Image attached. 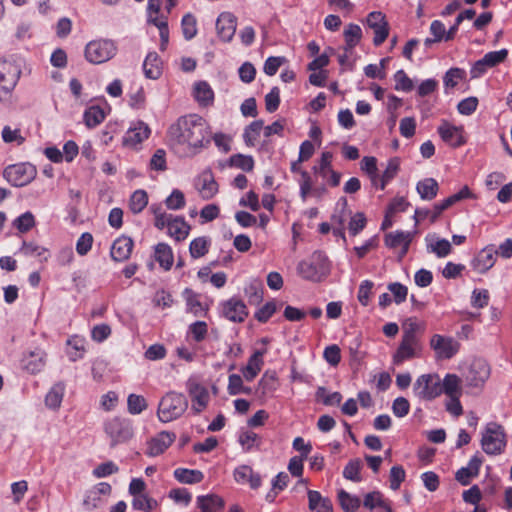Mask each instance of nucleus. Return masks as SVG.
<instances>
[{
  "instance_id": "obj_1",
  "label": "nucleus",
  "mask_w": 512,
  "mask_h": 512,
  "mask_svg": "<svg viewBox=\"0 0 512 512\" xmlns=\"http://www.w3.org/2000/svg\"><path fill=\"white\" fill-rule=\"evenodd\" d=\"M169 142L173 145H186L190 149H200L207 138V125L205 120L196 114L180 117L168 130Z\"/></svg>"
},
{
  "instance_id": "obj_13",
  "label": "nucleus",
  "mask_w": 512,
  "mask_h": 512,
  "mask_svg": "<svg viewBox=\"0 0 512 512\" xmlns=\"http://www.w3.org/2000/svg\"><path fill=\"white\" fill-rule=\"evenodd\" d=\"M472 196L470 189L467 186H464L459 192L449 196L441 202L435 203L433 208L430 209V222L434 223L445 210L457 202Z\"/></svg>"
},
{
  "instance_id": "obj_35",
  "label": "nucleus",
  "mask_w": 512,
  "mask_h": 512,
  "mask_svg": "<svg viewBox=\"0 0 512 512\" xmlns=\"http://www.w3.org/2000/svg\"><path fill=\"white\" fill-rule=\"evenodd\" d=\"M190 226L182 217H173L169 222L168 233L177 241L184 240L189 234Z\"/></svg>"
},
{
  "instance_id": "obj_43",
  "label": "nucleus",
  "mask_w": 512,
  "mask_h": 512,
  "mask_svg": "<svg viewBox=\"0 0 512 512\" xmlns=\"http://www.w3.org/2000/svg\"><path fill=\"white\" fill-rule=\"evenodd\" d=\"M148 204V195L144 190H136L130 198L129 207L134 214L140 213Z\"/></svg>"
},
{
  "instance_id": "obj_21",
  "label": "nucleus",
  "mask_w": 512,
  "mask_h": 512,
  "mask_svg": "<svg viewBox=\"0 0 512 512\" xmlns=\"http://www.w3.org/2000/svg\"><path fill=\"white\" fill-rule=\"evenodd\" d=\"M410 242V233L395 232L386 235V245L396 250L398 260H401L407 253Z\"/></svg>"
},
{
  "instance_id": "obj_17",
  "label": "nucleus",
  "mask_w": 512,
  "mask_h": 512,
  "mask_svg": "<svg viewBox=\"0 0 512 512\" xmlns=\"http://www.w3.org/2000/svg\"><path fill=\"white\" fill-rule=\"evenodd\" d=\"M195 187L203 200H210L218 193V184L210 171L201 173Z\"/></svg>"
},
{
  "instance_id": "obj_42",
  "label": "nucleus",
  "mask_w": 512,
  "mask_h": 512,
  "mask_svg": "<svg viewBox=\"0 0 512 512\" xmlns=\"http://www.w3.org/2000/svg\"><path fill=\"white\" fill-rule=\"evenodd\" d=\"M21 252L26 256L37 257L40 261H47L49 257V251L34 242H23Z\"/></svg>"
},
{
  "instance_id": "obj_23",
  "label": "nucleus",
  "mask_w": 512,
  "mask_h": 512,
  "mask_svg": "<svg viewBox=\"0 0 512 512\" xmlns=\"http://www.w3.org/2000/svg\"><path fill=\"white\" fill-rule=\"evenodd\" d=\"M497 252L492 247L482 249L472 261V267L479 273H485L493 267Z\"/></svg>"
},
{
  "instance_id": "obj_32",
  "label": "nucleus",
  "mask_w": 512,
  "mask_h": 512,
  "mask_svg": "<svg viewBox=\"0 0 512 512\" xmlns=\"http://www.w3.org/2000/svg\"><path fill=\"white\" fill-rule=\"evenodd\" d=\"M309 509L314 512H333L332 502L328 498L315 490H309L308 493Z\"/></svg>"
},
{
  "instance_id": "obj_18",
  "label": "nucleus",
  "mask_w": 512,
  "mask_h": 512,
  "mask_svg": "<svg viewBox=\"0 0 512 512\" xmlns=\"http://www.w3.org/2000/svg\"><path fill=\"white\" fill-rule=\"evenodd\" d=\"M225 318L233 322H243L248 315L246 305L237 298H231L222 306Z\"/></svg>"
},
{
  "instance_id": "obj_11",
  "label": "nucleus",
  "mask_w": 512,
  "mask_h": 512,
  "mask_svg": "<svg viewBox=\"0 0 512 512\" xmlns=\"http://www.w3.org/2000/svg\"><path fill=\"white\" fill-rule=\"evenodd\" d=\"M429 345L434 351L437 360L451 359L460 349V343L457 340L440 334H434L430 339Z\"/></svg>"
},
{
  "instance_id": "obj_41",
  "label": "nucleus",
  "mask_w": 512,
  "mask_h": 512,
  "mask_svg": "<svg viewBox=\"0 0 512 512\" xmlns=\"http://www.w3.org/2000/svg\"><path fill=\"white\" fill-rule=\"evenodd\" d=\"M427 250L439 258H444L451 253L452 246L446 239H436L427 244Z\"/></svg>"
},
{
  "instance_id": "obj_51",
  "label": "nucleus",
  "mask_w": 512,
  "mask_h": 512,
  "mask_svg": "<svg viewBox=\"0 0 512 512\" xmlns=\"http://www.w3.org/2000/svg\"><path fill=\"white\" fill-rule=\"evenodd\" d=\"M362 468V462L360 459H353L345 466L343 470V476L351 481L359 482L361 480L360 470Z\"/></svg>"
},
{
  "instance_id": "obj_38",
  "label": "nucleus",
  "mask_w": 512,
  "mask_h": 512,
  "mask_svg": "<svg viewBox=\"0 0 512 512\" xmlns=\"http://www.w3.org/2000/svg\"><path fill=\"white\" fill-rule=\"evenodd\" d=\"M65 386L62 383H56L52 386L45 397V404L50 409H58L62 403Z\"/></svg>"
},
{
  "instance_id": "obj_47",
  "label": "nucleus",
  "mask_w": 512,
  "mask_h": 512,
  "mask_svg": "<svg viewBox=\"0 0 512 512\" xmlns=\"http://www.w3.org/2000/svg\"><path fill=\"white\" fill-rule=\"evenodd\" d=\"M183 36L186 40H191L197 34V24L195 17L188 13L183 16L181 21Z\"/></svg>"
},
{
  "instance_id": "obj_60",
  "label": "nucleus",
  "mask_w": 512,
  "mask_h": 512,
  "mask_svg": "<svg viewBox=\"0 0 512 512\" xmlns=\"http://www.w3.org/2000/svg\"><path fill=\"white\" fill-rule=\"evenodd\" d=\"M35 225V219L31 212H25L14 221V226L22 233L29 231Z\"/></svg>"
},
{
  "instance_id": "obj_3",
  "label": "nucleus",
  "mask_w": 512,
  "mask_h": 512,
  "mask_svg": "<svg viewBox=\"0 0 512 512\" xmlns=\"http://www.w3.org/2000/svg\"><path fill=\"white\" fill-rule=\"evenodd\" d=\"M298 274L310 281H321L329 272V262L325 254L315 251L309 260L300 261L297 265Z\"/></svg>"
},
{
  "instance_id": "obj_49",
  "label": "nucleus",
  "mask_w": 512,
  "mask_h": 512,
  "mask_svg": "<svg viewBox=\"0 0 512 512\" xmlns=\"http://www.w3.org/2000/svg\"><path fill=\"white\" fill-rule=\"evenodd\" d=\"M466 72L461 68H450L443 77V82L446 88H454L459 81L463 80Z\"/></svg>"
},
{
  "instance_id": "obj_50",
  "label": "nucleus",
  "mask_w": 512,
  "mask_h": 512,
  "mask_svg": "<svg viewBox=\"0 0 512 512\" xmlns=\"http://www.w3.org/2000/svg\"><path fill=\"white\" fill-rule=\"evenodd\" d=\"M430 33L433 35V38H426L425 45L427 47L431 46L433 43H438L445 39V26L439 20H434L430 25Z\"/></svg>"
},
{
  "instance_id": "obj_2",
  "label": "nucleus",
  "mask_w": 512,
  "mask_h": 512,
  "mask_svg": "<svg viewBox=\"0 0 512 512\" xmlns=\"http://www.w3.org/2000/svg\"><path fill=\"white\" fill-rule=\"evenodd\" d=\"M188 408V401L182 393L167 392L160 400L157 410L158 419L168 423L180 418Z\"/></svg>"
},
{
  "instance_id": "obj_4",
  "label": "nucleus",
  "mask_w": 512,
  "mask_h": 512,
  "mask_svg": "<svg viewBox=\"0 0 512 512\" xmlns=\"http://www.w3.org/2000/svg\"><path fill=\"white\" fill-rule=\"evenodd\" d=\"M414 395L426 401H431L442 394L441 378L436 373L423 374L413 384Z\"/></svg>"
},
{
  "instance_id": "obj_40",
  "label": "nucleus",
  "mask_w": 512,
  "mask_h": 512,
  "mask_svg": "<svg viewBox=\"0 0 512 512\" xmlns=\"http://www.w3.org/2000/svg\"><path fill=\"white\" fill-rule=\"evenodd\" d=\"M343 34L346 41L345 50L348 51L359 43L362 36V30L359 25L350 23L345 27Z\"/></svg>"
},
{
  "instance_id": "obj_44",
  "label": "nucleus",
  "mask_w": 512,
  "mask_h": 512,
  "mask_svg": "<svg viewBox=\"0 0 512 512\" xmlns=\"http://www.w3.org/2000/svg\"><path fill=\"white\" fill-rule=\"evenodd\" d=\"M387 288H388L389 292L391 293L392 298L388 299L386 297V304L388 303V301L389 302L393 301L396 304H400L406 300L407 295H408V288L405 285L398 283V282H393V283H390L387 286Z\"/></svg>"
},
{
  "instance_id": "obj_25",
  "label": "nucleus",
  "mask_w": 512,
  "mask_h": 512,
  "mask_svg": "<svg viewBox=\"0 0 512 512\" xmlns=\"http://www.w3.org/2000/svg\"><path fill=\"white\" fill-rule=\"evenodd\" d=\"M133 248V241L129 237L117 238L111 247V257L117 262L125 261L129 258Z\"/></svg>"
},
{
  "instance_id": "obj_36",
  "label": "nucleus",
  "mask_w": 512,
  "mask_h": 512,
  "mask_svg": "<svg viewBox=\"0 0 512 512\" xmlns=\"http://www.w3.org/2000/svg\"><path fill=\"white\" fill-rule=\"evenodd\" d=\"M155 259L165 270H169L173 264L172 249L168 244L159 243L155 247Z\"/></svg>"
},
{
  "instance_id": "obj_12",
  "label": "nucleus",
  "mask_w": 512,
  "mask_h": 512,
  "mask_svg": "<svg viewBox=\"0 0 512 512\" xmlns=\"http://www.w3.org/2000/svg\"><path fill=\"white\" fill-rule=\"evenodd\" d=\"M186 388L193 402L192 410L195 413H200L207 407L209 402V392L207 388L194 379L187 381Z\"/></svg>"
},
{
  "instance_id": "obj_62",
  "label": "nucleus",
  "mask_w": 512,
  "mask_h": 512,
  "mask_svg": "<svg viewBox=\"0 0 512 512\" xmlns=\"http://www.w3.org/2000/svg\"><path fill=\"white\" fill-rule=\"evenodd\" d=\"M403 335L402 339L411 340V341H419L415 335L416 331L419 329V324L413 318H408L402 323Z\"/></svg>"
},
{
  "instance_id": "obj_29",
  "label": "nucleus",
  "mask_w": 512,
  "mask_h": 512,
  "mask_svg": "<svg viewBox=\"0 0 512 512\" xmlns=\"http://www.w3.org/2000/svg\"><path fill=\"white\" fill-rule=\"evenodd\" d=\"M143 71L147 78L158 79L162 74V63L156 52H150L143 63Z\"/></svg>"
},
{
  "instance_id": "obj_48",
  "label": "nucleus",
  "mask_w": 512,
  "mask_h": 512,
  "mask_svg": "<svg viewBox=\"0 0 512 512\" xmlns=\"http://www.w3.org/2000/svg\"><path fill=\"white\" fill-rule=\"evenodd\" d=\"M70 349L67 351L68 357L71 361H77L83 357L85 352L84 341L80 338L73 337L67 341Z\"/></svg>"
},
{
  "instance_id": "obj_30",
  "label": "nucleus",
  "mask_w": 512,
  "mask_h": 512,
  "mask_svg": "<svg viewBox=\"0 0 512 512\" xmlns=\"http://www.w3.org/2000/svg\"><path fill=\"white\" fill-rule=\"evenodd\" d=\"M264 351L257 350L248 360L247 365L242 368V373L247 381H252L263 366Z\"/></svg>"
},
{
  "instance_id": "obj_57",
  "label": "nucleus",
  "mask_w": 512,
  "mask_h": 512,
  "mask_svg": "<svg viewBox=\"0 0 512 512\" xmlns=\"http://www.w3.org/2000/svg\"><path fill=\"white\" fill-rule=\"evenodd\" d=\"M189 250L193 258H200L208 252V242L204 237L196 238L190 243Z\"/></svg>"
},
{
  "instance_id": "obj_46",
  "label": "nucleus",
  "mask_w": 512,
  "mask_h": 512,
  "mask_svg": "<svg viewBox=\"0 0 512 512\" xmlns=\"http://www.w3.org/2000/svg\"><path fill=\"white\" fill-rule=\"evenodd\" d=\"M158 505L157 501L147 494L136 495L133 497L132 506L136 510L151 512Z\"/></svg>"
},
{
  "instance_id": "obj_19",
  "label": "nucleus",
  "mask_w": 512,
  "mask_h": 512,
  "mask_svg": "<svg viewBox=\"0 0 512 512\" xmlns=\"http://www.w3.org/2000/svg\"><path fill=\"white\" fill-rule=\"evenodd\" d=\"M150 135V129L144 122H137L133 127L125 133L123 137V145L129 148H135Z\"/></svg>"
},
{
  "instance_id": "obj_63",
  "label": "nucleus",
  "mask_w": 512,
  "mask_h": 512,
  "mask_svg": "<svg viewBox=\"0 0 512 512\" xmlns=\"http://www.w3.org/2000/svg\"><path fill=\"white\" fill-rule=\"evenodd\" d=\"M231 165L235 166L237 168H240L244 171H251L254 167V161L251 156H245V155H234L230 159Z\"/></svg>"
},
{
  "instance_id": "obj_24",
  "label": "nucleus",
  "mask_w": 512,
  "mask_h": 512,
  "mask_svg": "<svg viewBox=\"0 0 512 512\" xmlns=\"http://www.w3.org/2000/svg\"><path fill=\"white\" fill-rule=\"evenodd\" d=\"M361 169L369 176L374 188L384 189V176L378 174L377 159L375 157H364L361 161Z\"/></svg>"
},
{
  "instance_id": "obj_9",
  "label": "nucleus",
  "mask_w": 512,
  "mask_h": 512,
  "mask_svg": "<svg viewBox=\"0 0 512 512\" xmlns=\"http://www.w3.org/2000/svg\"><path fill=\"white\" fill-rule=\"evenodd\" d=\"M491 374L490 365L482 358L474 359L466 373L464 374V381L466 386L471 388L482 389L485 382L489 379Z\"/></svg>"
},
{
  "instance_id": "obj_15",
  "label": "nucleus",
  "mask_w": 512,
  "mask_h": 512,
  "mask_svg": "<svg viewBox=\"0 0 512 512\" xmlns=\"http://www.w3.org/2000/svg\"><path fill=\"white\" fill-rule=\"evenodd\" d=\"M421 353V345L419 341H411L402 339L401 343L392 357L394 365H400L406 360L419 357Z\"/></svg>"
},
{
  "instance_id": "obj_7",
  "label": "nucleus",
  "mask_w": 512,
  "mask_h": 512,
  "mask_svg": "<svg viewBox=\"0 0 512 512\" xmlns=\"http://www.w3.org/2000/svg\"><path fill=\"white\" fill-rule=\"evenodd\" d=\"M116 54V46L111 40H94L85 48L86 59L93 64H101Z\"/></svg>"
},
{
  "instance_id": "obj_22",
  "label": "nucleus",
  "mask_w": 512,
  "mask_h": 512,
  "mask_svg": "<svg viewBox=\"0 0 512 512\" xmlns=\"http://www.w3.org/2000/svg\"><path fill=\"white\" fill-rule=\"evenodd\" d=\"M46 364V354L41 349H36L24 355L22 367L31 374L42 371Z\"/></svg>"
},
{
  "instance_id": "obj_26",
  "label": "nucleus",
  "mask_w": 512,
  "mask_h": 512,
  "mask_svg": "<svg viewBox=\"0 0 512 512\" xmlns=\"http://www.w3.org/2000/svg\"><path fill=\"white\" fill-rule=\"evenodd\" d=\"M234 479L237 483H249L252 489H257L261 485V477L259 474L254 473L252 468L248 465H242L235 469Z\"/></svg>"
},
{
  "instance_id": "obj_52",
  "label": "nucleus",
  "mask_w": 512,
  "mask_h": 512,
  "mask_svg": "<svg viewBox=\"0 0 512 512\" xmlns=\"http://www.w3.org/2000/svg\"><path fill=\"white\" fill-rule=\"evenodd\" d=\"M104 118V113L99 107H90L84 113L85 124L90 128L99 125L104 120Z\"/></svg>"
},
{
  "instance_id": "obj_61",
  "label": "nucleus",
  "mask_w": 512,
  "mask_h": 512,
  "mask_svg": "<svg viewBox=\"0 0 512 512\" xmlns=\"http://www.w3.org/2000/svg\"><path fill=\"white\" fill-rule=\"evenodd\" d=\"M366 217L363 213L354 214L349 221L348 230L351 235L356 236L366 226Z\"/></svg>"
},
{
  "instance_id": "obj_27",
  "label": "nucleus",
  "mask_w": 512,
  "mask_h": 512,
  "mask_svg": "<svg viewBox=\"0 0 512 512\" xmlns=\"http://www.w3.org/2000/svg\"><path fill=\"white\" fill-rule=\"evenodd\" d=\"M367 26L374 31V44L380 45L384 42V14L380 11L371 12L366 19Z\"/></svg>"
},
{
  "instance_id": "obj_37",
  "label": "nucleus",
  "mask_w": 512,
  "mask_h": 512,
  "mask_svg": "<svg viewBox=\"0 0 512 512\" xmlns=\"http://www.w3.org/2000/svg\"><path fill=\"white\" fill-rule=\"evenodd\" d=\"M174 477L184 484H196L203 480L204 475L200 470L177 468L174 471Z\"/></svg>"
},
{
  "instance_id": "obj_53",
  "label": "nucleus",
  "mask_w": 512,
  "mask_h": 512,
  "mask_svg": "<svg viewBox=\"0 0 512 512\" xmlns=\"http://www.w3.org/2000/svg\"><path fill=\"white\" fill-rule=\"evenodd\" d=\"M127 404L128 411L134 415L140 414L147 407L144 397L136 394H130L128 396Z\"/></svg>"
},
{
  "instance_id": "obj_20",
  "label": "nucleus",
  "mask_w": 512,
  "mask_h": 512,
  "mask_svg": "<svg viewBox=\"0 0 512 512\" xmlns=\"http://www.w3.org/2000/svg\"><path fill=\"white\" fill-rule=\"evenodd\" d=\"M438 132L443 141L453 147H459L465 143L462 127H456L448 122H444L439 126Z\"/></svg>"
},
{
  "instance_id": "obj_55",
  "label": "nucleus",
  "mask_w": 512,
  "mask_h": 512,
  "mask_svg": "<svg viewBox=\"0 0 512 512\" xmlns=\"http://www.w3.org/2000/svg\"><path fill=\"white\" fill-rule=\"evenodd\" d=\"M508 55L507 49H501L499 51L488 52L484 55L483 62L489 68L495 67L499 63L503 62Z\"/></svg>"
},
{
  "instance_id": "obj_8",
  "label": "nucleus",
  "mask_w": 512,
  "mask_h": 512,
  "mask_svg": "<svg viewBox=\"0 0 512 512\" xmlns=\"http://www.w3.org/2000/svg\"><path fill=\"white\" fill-rule=\"evenodd\" d=\"M105 433L111 439V446L125 443L133 437V428L129 420L115 417L105 423Z\"/></svg>"
},
{
  "instance_id": "obj_10",
  "label": "nucleus",
  "mask_w": 512,
  "mask_h": 512,
  "mask_svg": "<svg viewBox=\"0 0 512 512\" xmlns=\"http://www.w3.org/2000/svg\"><path fill=\"white\" fill-rule=\"evenodd\" d=\"M36 174L35 166L30 163L10 165L4 170L5 179L16 187L29 184L36 177Z\"/></svg>"
},
{
  "instance_id": "obj_28",
  "label": "nucleus",
  "mask_w": 512,
  "mask_h": 512,
  "mask_svg": "<svg viewBox=\"0 0 512 512\" xmlns=\"http://www.w3.org/2000/svg\"><path fill=\"white\" fill-rule=\"evenodd\" d=\"M196 506L201 512H217L224 507V500L215 494L198 496Z\"/></svg>"
},
{
  "instance_id": "obj_14",
  "label": "nucleus",
  "mask_w": 512,
  "mask_h": 512,
  "mask_svg": "<svg viewBox=\"0 0 512 512\" xmlns=\"http://www.w3.org/2000/svg\"><path fill=\"white\" fill-rule=\"evenodd\" d=\"M237 18L230 12L221 13L216 21V30L220 39L224 42H230L236 32Z\"/></svg>"
},
{
  "instance_id": "obj_6",
  "label": "nucleus",
  "mask_w": 512,
  "mask_h": 512,
  "mask_svg": "<svg viewBox=\"0 0 512 512\" xmlns=\"http://www.w3.org/2000/svg\"><path fill=\"white\" fill-rule=\"evenodd\" d=\"M505 444V435L502 427L494 422L487 424L481 440L484 452L490 455L500 454Z\"/></svg>"
},
{
  "instance_id": "obj_45",
  "label": "nucleus",
  "mask_w": 512,
  "mask_h": 512,
  "mask_svg": "<svg viewBox=\"0 0 512 512\" xmlns=\"http://www.w3.org/2000/svg\"><path fill=\"white\" fill-rule=\"evenodd\" d=\"M339 503L342 509L346 512H354L360 507V499L356 496H352L344 490H340L338 493Z\"/></svg>"
},
{
  "instance_id": "obj_39",
  "label": "nucleus",
  "mask_w": 512,
  "mask_h": 512,
  "mask_svg": "<svg viewBox=\"0 0 512 512\" xmlns=\"http://www.w3.org/2000/svg\"><path fill=\"white\" fill-rule=\"evenodd\" d=\"M148 22L155 25L159 29L160 35V49L163 51L166 49L169 42V29L167 20L159 18L158 16L148 15Z\"/></svg>"
},
{
  "instance_id": "obj_56",
  "label": "nucleus",
  "mask_w": 512,
  "mask_h": 512,
  "mask_svg": "<svg viewBox=\"0 0 512 512\" xmlns=\"http://www.w3.org/2000/svg\"><path fill=\"white\" fill-rule=\"evenodd\" d=\"M168 209L179 210L185 206V197L182 191L174 189L165 200Z\"/></svg>"
},
{
  "instance_id": "obj_59",
  "label": "nucleus",
  "mask_w": 512,
  "mask_h": 512,
  "mask_svg": "<svg viewBox=\"0 0 512 512\" xmlns=\"http://www.w3.org/2000/svg\"><path fill=\"white\" fill-rule=\"evenodd\" d=\"M186 304L187 310L194 315H199L204 311L203 305L198 299V296L194 294L191 290H185Z\"/></svg>"
},
{
  "instance_id": "obj_64",
  "label": "nucleus",
  "mask_w": 512,
  "mask_h": 512,
  "mask_svg": "<svg viewBox=\"0 0 512 512\" xmlns=\"http://www.w3.org/2000/svg\"><path fill=\"white\" fill-rule=\"evenodd\" d=\"M104 499L98 495L94 490L90 489L84 498L83 505L87 510H93L101 507L104 504Z\"/></svg>"
},
{
  "instance_id": "obj_58",
  "label": "nucleus",
  "mask_w": 512,
  "mask_h": 512,
  "mask_svg": "<svg viewBox=\"0 0 512 512\" xmlns=\"http://www.w3.org/2000/svg\"><path fill=\"white\" fill-rule=\"evenodd\" d=\"M395 89L409 92L413 89V81L407 76L403 70H399L394 75Z\"/></svg>"
},
{
  "instance_id": "obj_16",
  "label": "nucleus",
  "mask_w": 512,
  "mask_h": 512,
  "mask_svg": "<svg viewBox=\"0 0 512 512\" xmlns=\"http://www.w3.org/2000/svg\"><path fill=\"white\" fill-rule=\"evenodd\" d=\"M176 439L175 433L162 431L147 443L146 454L151 457L162 454Z\"/></svg>"
},
{
  "instance_id": "obj_31",
  "label": "nucleus",
  "mask_w": 512,
  "mask_h": 512,
  "mask_svg": "<svg viewBox=\"0 0 512 512\" xmlns=\"http://www.w3.org/2000/svg\"><path fill=\"white\" fill-rule=\"evenodd\" d=\"M417 193L422 200H433L439 191V184L434 178H425L416 185Z\"/></svg>"
},
{
  "instance_id": "obj_54",
  "label": "nucleus",
  "mask_w": 512,
  "mask_h": 512,
  "mask_svg": "<svg viewBox=\"0 0 512 512\" xmlns=\"http://www.w3.org/2000/svg\"><path fill=\"white\" fill-rule=\"evenodd\" d=\"M263 121L257 120L252 122L244 132L245 142L253 145L254 142L258 139L261 130L263 129Z\"/></svg>"
},
{
  "instance_id": "obj_34",
  "label": "nucleus",
  "mask_w": 512,
  "mask_h": 512,
  "mask_svg": "<svg viewBox=\"0 0 512 512\" xmlns=\"http://www.w3.org/2000/svg\"><path fill=\"white\" fill-rule=\"evenodd\" d=\"M442 393L446 396H461L462 386L461 379L456 374H447L443 380H441Z\"/></svg>"
},
{
  "instance_id": "obj_33",
  "label": "nucleus",
  "mask_w": 512,
  "mask_h": 512,
  "mask_svg": "<svg viewBox=\"0 0 512 512\" xmlns=\"http://www.w3.org/2000/svg\"><path fill=\"white\" fill-rule=\"evenodd\" d=\"M194 97L200 105L208 106L214 100V92L206 81H199L194 85Z\"/></svg>"
},
{
  "instance_id": "obj_5",
  "label": "nucleus",
  "mask_w": 512,
  "mask_h": 512,
  "mask_svg": "<svg viewBox=\"0 0 512 512\" xmlns=\"http://www.w3.org/2000/svg\"><path fill=\"white\" fill-rule=\"evenodd\" d=\"M21 75V67L16 62L0 61V100H6L11 95Z\"/></svg>"
}]
</instances>
